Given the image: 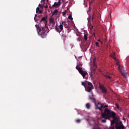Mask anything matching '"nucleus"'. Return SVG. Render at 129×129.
Instances as JSON below:
<instances>
[{"mask_svg": "<svg viewBox=\"0 0 129 129\" xmlns=\"http://www.w3.org/2000/svg\"><path fill=\"white\" fill-rule=\"evenodd\" d=\"M47 16L44 15L40 20V26L35 25L37 33L42 39H45L47 37V33H49V29L47 26Z\"/></svg>", "mask_w": 129, "mask_h": 129, "instance_id": "obj_1", "label": "nucleus"}, {"mask_svg": "<svg viewBox=\"0 0 129 129\" xmlns=\"http://www.w3.org/2000/svg\"><path fill=\"white\" fill-rule=\"evenodd\" d=\"M114 113V112L107 108H105L104 112L101 113L102 122L105 123L106 119H110L112 116H113Z\"/></svg>", "mask_w": 129, "mask_h": 129, "instance_id": "obj_2", "label": "nucleus"}, {"mask_svg": "<svg viewBox=\"0 0 129 129\" xmlns=\"http://www.w3.org/2000/svg\"><path fill=\"white\" fill-rule=\"evenodd\" d=\"M82 85L84 86L85 89L86 91H87V92H91L93 88H94L92 83L87 81H85V82H82Z\"/></svg>", "mask_w": 129, "mask_h": 129, "instance_id": "obj_3", "label": "nucleus"}, {"mask_svg": "<svg viewBox=\"0 0 129 129\" xmlns=\"http://www.w3.org/2000/svg\"><path fill=\"white\" fill-rule=\"evenodd\" d=\"M96 105V109H99L100 111H103V109L102 108H106L108 107V105H104L100 102H98Z\"/></svg>", "mask_w": 129, "mask_h": 129, "instance_id": "obj_4", "label": "nucleus"}, {"mask_svg": "<svg viewBox=\"0 0 129 129\" xmlns=\"http://www.w3.org/2000/svg\"><path fill=\"white\" fill-rule=\"evenodd\" d=\"M64 22H60L59 26L56 25L55 27V31L57 32V33H61L62 31H63V24Z\"/></svg>", "mask_w": 129, "mask_h": 129, "instance_id": "obj_5", "label": "nucleus"}, {"mask_svg": "<svg viewBox=\"0 0 129 129\" xmlns=\"http://www.w3.org/2000/svg\"><path fill=\"white\" fill-rule=\"evenodd\" d=\"M99 87L100 90H101L104 95H105V94H106V93L107 92V89L105 87H104V85L101 84L100 83H99Z\"/></svg>", "mask_w": 129, "mask_h": 129, "instance_id": "obj_6", "label": "nucleus"}, {"mask_svg": "<svg viewBox=\"0 0 129 129\" xmlns=\"http://www.w3.org/2000/svg\"><path fill=\"white\" fill-rule=\"evenodd\" d=\"M116 129H124V126L122 124V121H120L119 123H116L115 125Z\"/></svg>", "mask_w": 129, "mask_h": 129, "instance_id": "obj_7", "label": "nucleus"}, {"mask_svg": "<svg viewBox=\"0 0 129 129\" xmlns=\"http://www.w3.org/2000/svg\"><path fill=\"white\" fill-rule=\"evenodd\" d=\"M78 71H79V73L83 76V78H85V76H86V75L87 74V72L84 71L82 70V68H79Z\"/></svg>", "mask_w": 129, "mask_h": 129, "instance_id": "obj_8", "label": "nucleus"}, {"mask_svg": "<svg viewBox=\"0 0 129 129\" xmlns=\"http://www.w3.org/2000/svg\"><path fill=\"white\" fill-rule=\"evenodd\" d=\"M55 20H54L53 18H50L49 19V24L52 26V27H54L55 26Z\"/></svg>", "mask_w": 129, "mask_h": 129, "instance_id": "obj_9", "label": "nucleus"}, {"mask_svg": "<svg viewBox=\"0 0 129 129\" xmlns=\"http://www.w3.org/2000/svg\"><path fill=\"white\" fill-rule=\"evenodd\" d=\"M115 121L112 120L111 121V126L109 127V129H115L114 128V126L113 125V124H114L115 123Z\"/></svg>", "mask_w": 129, "mask_h": 129, "instance_id": "obj_10", "label": "nucleus"}, {"mask_svg": "<svg viewBox=\"0 0 129 129\" xmlns=\"http://www.w3.org/2000/svg\"><path fill=\"white\" fill-rule=\"evenodd\" d=\"M61 4V2L60 1V0H58V3L57 2H55L54 5H52V8H54L55 7H58V6H60Z\"/></svg>", "mask_w": 129, "mask_h": 129, "instance_id": "obj_11", "label": "nucleus"}, {"mask_svg": "<svg viewBox=\"0 0 129 129\" xmlns=\"http://www.w3.org/2000/svg\"><path fill=\"white\" fill-rule=\"evenodd\" d=\"M116 114L115 113H114V115L112 116L111 118H113L114 120V121L117 122V117L116 116Z\"/></svg>", "mask_w": 129, "mask_h": 129, "instance_id": "obj_12", "label": "nucleus"}, {"mask_svg": "<svg viewBox=\"0 0 129 129\" xmlns=\"http://www.w3.org/2000/svg\"><path fill=\"white\" fill-rule=\"evenodd\" d=\"M80 67H82V63H81V62H80V61L77 63V66L76 67V69H77V70H78V69L82 68H80Z\"/></svg>", "mask_w": 129, "mask_h": 129, "instance_id": "obj_13", "label": "nucleus"}, {"mask_svg": "<svg viewBox=\"0 0 129 129\" xmlns=\"http://www.w3.org/2000/svg\"><path fill=\"white\" fill-rule=\"evenodd\" d=\"M61 22H63V26H64V28H66L67 30H69L68 24H67L65 21H62Z\"/></svg>", "mask_w": 129, "mask_h": 129, "instance_id": "obj_14", "label": "nucleus"}, {"mask_svg": "<svg viewBox=\"0 0 129 129\" xmlns=\"http://www.w3.org/2000/svg\"><path fill=\"white\" fill-rule=\"evenodd\" d=\"M57 14H58V10H55L51 15V17H53V16H57Z\"/></svg>", "mask_w": 129, "mask_h": 129, "instance_id": "obj_15", "label": "nucleus"}, {"mask_svg": "<svg viewBox=\"0 0 129 129\" xmlns=\"http://www.w3.org/2000/svg\"><path fill=\"white\" fill-rule=\"evenodd\" d=\"M118 70H119L120 72H122V71L123 70V67L119 65Z\"/></svg>", "mask_w": 129, "mask_h": 129, "instance_id": "obj_16", "label": "nucleus"}, {"mask_svg": "<svg viewBox=\"0 0 129 129\" xmlns=\"http://www.w3.org/2000/svg\"><path fill=\"white\" fill-rule=\"evenodd\" d=\"M115 106L117 109H118V110H121V108L119 107V106L118 105V104L116 103L115 104Z\"/></svg>", "mask_w": 129, "mask_h": 129, "instance_id": "obj_17", "label": "nucleus"}, {"mask_svg": "<svg viewBox=\"0 0 129 129\" xmlns=\"http://www.w3.org/2000/svg\"><path fill=\"white\" fill-rule=\"evenodd\" d=\"M86 107L88 109H90V104L89 103H87L86 105Z\"/></svg>", "mask_w": 129, "mask_h": 129, "instance_id": "obj_18", "label": "nucleus"}, {"mask_svg": "<svg viewBox=\"0 0 129 129\" xmlns=\"http://www.w3.org/2000/svg\"><path fill=\"white\" fill-rule=\"evenodd\" d=\"M121 73L122 76H123V77H125V78L126 77V73H125L124 72H121Z\"/></svg>", "mask_w": 129, "mask_h": 129, "instance_id": "obj_19", "label": "nucleus"}, {"mask_svg": "<svg viewBox=\"0 0 129 129\" xmlns=\"http://www.w3.org/2000/svg\"><path fill=\"white\" fill-rule=\"evenodd\" d=\"M112 58H113V59H114V60H115V61H118V59L117 58H116V57H115V56H114V54H113L112 56Z\"/></svg>", "mask_w": 129, "mask_h": 129, "instance_id": "obj_20", "label": "nucleus"}, {"mask_svg": "<svg viewBox=\"0 0 129 129\" xmlns=\"http://www.w3.org/2000/svg\"><path fill=\"white\" fill-rule=\"evenodd\" d=\"M87 34L86 33L84 34V40L87 41Z\"/></svg>", "mask_w": 129, "mask_h": 129, "instance_id": "obj_21", "label": "nucleus"}, {"mask_svg": "<svg viewBox=\"0 0 129 129\" xmlns=\"http://www.w3.org/2000/svg\"><path fill=\"white\" fill-rule=\"evenodd\" d=\"M77 41H78V42H80V41H81V36H79V37L78 38Z\"/></svg>", "mask_w": 129, "mask_h": 129, "instance_id": "obj_22", "label": "nucleus"}, {"mask_svg": "<svg viewBox=\"0 0 129 129\" xmlns=\"http://www.w3.org/2000/svg\"><path fill=\"white\" fill-rule=\"evenodd\" d=\"M93 68L96 69L97 68V66H96V64H95V63H94V64L93 66Z\"/></svg>", "mask_w": 129, "mask_h": 129, "instance_id": "obj_23", "label": "nucleus"}, {"mask_svg": "<svg viewBox=\"0 0 129 129\" xmlns=\"http://www.w3.org/2000/svg\"><path fill=\"white\" fill-rule=\"evenodd\" d=\"M40 11V8L39 7H37L36 8V13H39V11Z\"/></svg>", "mask_w": 129, "mask_h": 129, "instance_id": "obj_24", "label": "nucleus"}, {"mask_svg": "<svg viewBox=\"0 0 129 129\" xmlns=\"http://www.w3.org/2000/svg\"><path fill=\"white\" fill-rule=\"evenodd\" d=\"M68 18L69 19V20H73V18H72V16H71V15H70Z\"/></svg>", "mask_w": 129, "mask_h": 129, "instance_id": "obj_25", "label": "nucleus"}, {"mask_svg": "<svg viewBox=\"0 0 129 129\" xmlns=\"http://www.w3.org/2000/svg\"><path fill=\"white\" fill-rule=\"evenodd\" d=\"M62 14V16H65L66 14H67V11H66L65 12H63Z\"/></svg>", "mask_w": 129, "mask_h": 129, "instance_id": "obj_26", "label": "nucleus"}, {"mask_svg": "<svg viewBox=\"0 0 129 129\" xmlns=\"http://www.w3.org/2000/svg\"><path fill=\"white\" fill-rule=\"evenodd\" d=\"M96 47H99V43L96 42Z\"/></svg>", "mask_w": 129, "mask_h": 129, "instance_id": "obj_27", "label": "nucleus"}, {"mask_svg": "<svg viewBox=\"0 0 129 129\" xmlns=\"http://www.w3.org/2000/svg\"><path fill=\"white\" fill-rule=\"evenodd\" d=\"M90 99H93V102L95 103V99L91 98V97H90Z\"/></svg>", "mask_w": 129, "mask_h": 129, "instance_id": "obj_28", "label": "nucleus"}, {"mask_svg": "<svg viewBox=\"0 0 129 129\" xmlns=\"http://www.w3.org/2000/svg\"><path fill=\"white\" fill-rule=\"evenodd\" d=\"M80 121H81V120H80L79 119H78L76 120V122H78V123L80 122Z\"/></svg>", "mask_w": 129, "mask_h": 129, "instance_id": "obj_29", "label": "nucleus"}, {"mask_svg": "<svg viewBox=\"0 0 129 129\" xmlns=\"http://www.w3.org/2000/svg\"><path fill=\"white\" fill-rule=\"evenodd\" d=\"M117 62H116V65L117 66H119V62H118V60H117V61H116Z\"/></svg>", "mask_w": 129, "mask_h": 129, "instance_id": "obj_30", "label": "nucleus"}, {"mask_svg": "<svg viewBox=\"0 0 129 129\" xmlns=\"http://www.w3.org/2000/svg\"><path fill=\"white\" fill-rule=\"evenodd\" d=\"M106 78H108L109 79H111V77L109 76H107V77H106Z\"/></svg>", "mask_w": 129, "mask_h": 129, "instance_id": "obj_31", "label": "nucleus"}, {"mask_svg": "<svg viewBox=\"0 0 129 129\" xmlns=\"http://www.w3.org/2000/svg\"><path fill=\"white\" fill-rule=\"evenodd\" d=\"M42 10H39V11H38V14H42Z\"/></svg>", "mask_w": 129, "mask_h": 129, "instance_id": "obj_32", "label": "nucleus"}, {"mask_svg": "<svg viewBox=\"0 0 129 129\" xmlns=\"http://www.w3.org/2000/svg\"><path fill=\"white\" fill-rule=\"evenodd\" d=\"M93 129H100L99 127H94Z\"/></svg>", "mask_w": 129, "mask_h": 129, "instance_id": "obj_33", "label": "nucleus"}, {"mask_svg": "<svg viewBox=\"0 0 129 129\" xmlns=\"http://www.w3.org/2000/svg\"><path fill=\"white\" fill-rule=\"evenodd\" d=\"M96 70V69H95V68L93 69V72H95Z\"/></svg>", "mask_w": 129, "mask_h": 129, "instance_id": "obj_34", "label": "nucleus"}, {"mask_svg": "<svg viewBox=\"0 0 129 129\" xmlns=\"http://www.w3.org/2000/svg\"><path fill=\"white\" fill-rule=\"evenodd\" d=\"M38 7L39 8H42V5L39 4Z\"/></svg>", "mask_w": 129, "mask_h": 129, "instance_id": "obj_35", "label": "nucleus"}, {"mask_svg": "<svg viewBox=\"0 0 129 129\" xmlns=\"http://www.w3.org/2000/svg\"><path fill=\"white\" fill-rule=\"evenodd\" d=\"M94 15H93L92 16V20H94Z\"/></svg>", "mask_w": 129, "mask_h": 129, "instance_id": "obj_36", "label": "nucleus"}, {"mask_svg": "<svg viewBox=\"0 0 129 129\" xmlns=\"http://www.w3.org/2000/svg\"><path fill=\"white\" fill-rule=\"evenodd\" d=\"M41 3H45V0H41Z\"/></svg>", "mask_w": 129, "mask_h": 129, "instance_id": "obj_37", "label": "nucleus"}, {"mask_svg": "<svg viewBox=\"0 0 129 129\" xmlns=\"http://www.w3.org/2000/svg\"><path fill=\"white\" fill-rule=\"evenodd\" d=\"M90 76H92V75H92V73H91L90 74Z\"/></svg>", "mask_w": 129, "mask_h": 129, "instance_id": "obj_38", "label": "nucleus"}, {"mask_svg": "<svg viewBox=\"0 0 129 129\" xmlns=\"http://www.w3.org/2000/svg\"><path fill=\"white\" fill-rule=\"evenodd\" d=\"M77 36H78L79 37H80V35H79V34H77Z\"/></svg>", "mask_w": 129, "mask_h": 129, "instance_id": "obj_39", "label": "nucleus"}, {"mask_svg": "<svg viewBox=\"0 0 129 129\" xmlns=\"http://www.w3.org/2000/svg\"><path fill=\"white\" fill-rule=\"evenodd\" d=\"M88 21L89 22V21H90V18H88Z\"/></svg>", "mask_w": 129, "mask_h": 129, "instance_id": "obj_40", "label": "nucleus"}, {"mask_svg": "<svg viewBox=\"0 0 129 129\" xmlns=\"http://www.w3.org/2000/svg\"><path fill=\"white\" fill-rule=\"evenodd\" d=\"M93 36L95 37V33L93 34Z\"/></svg>", "mask_w": 129, "mask_h": 129, "instance_id": "obj_41", "label": "nucleus"}, {"mask_svg": "<svg viewBox=\"0 0 129 129\" xmlns=\"http://www.w3.org/2000/svg\"><path fill=\"white\" fill-rule=\"evenodd\" d=\"M98 42H101V41H100V39H99L98 40Z\"/></svg>", "mask_w": 129, "mask_h": 129, "instance_id": "obj_42", "label": "nucleus"}, {"mask_svg": "<svg viewBox=\"0 0 129 129\" xmlns=\"http://www.w3.org/2000/svg\"><path fill=\"white\" fill-rule=\"evenodd\" d=\"M100 42H101V43L102 44V41H100Z\"/></svg>", "mask_w": 129, "mask_h": 129, "instance_id": "obj_43", "label": "nucleus"}, {"mask_svg": "<svg viewBox=\"0 0 129 129\" xmlns=\"http://www.w3.org/2000/svg\"><path fill=\"white\" fill-rule=\"evenodd\" d=\"M45 8H48V6H46Z\"/></svg>", "mask_w": 129, "mask_h": 129, "instance_id": "obj_44", "label": "nucleus"}]
</instances>
